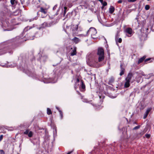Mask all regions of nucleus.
Segmentation results:
<instances>
[{
    "label": "nucleus",
    "instance_id": "obj_1",
    "mask_svg": "<svg viewBox=\"0 0 154 154\" xmlns=\"http://www.w3.org/2000/svg\"><path fill=\"white\" fill-rule=\"evenodd\" d=\"M52 23H47L45 22L42 24L41 26L38 27H36L34 24L32 26H27L24 29V32H26L28 30H30L31 32H32V33H29L27 35L28 39L29 40H33L34 37L35 36V34L37 32L36 30L38 29H43L46 27H49L51 26Z\"/></svg>",
    "mask_w": 154,
    "mask_h": 154
},
{
    "label": "nucleus",
    "instance_id": "obj_2",
    "mask_svg": "<svg viewBox=\"0 0 154 154\" xmlns=\"http://www.w3.org/2000/svg\"><path fill=\"white\" fill-rule=\"evenodd\" d=\"M70 32L73 35H76L79 32L82 30L83 29L81 26H78V25H72L69 26Z\"/></svg>",
    "mask_w": 154,
    "mask_h": 154
},
{
    "label": "nucleus",
    "instance_id": "obj_3",
    "mask_svg": "<svg viewBox=\"0 0 154 154\" xmlns=\"http://www.w3.org/2000/svg\"><path fill=\"white\" fill-rule=\"evenodd\" d=\"M97 54L98 56V61H102L104 59V53L103 48H98Z\"/></svg>",
    "mask_w": 154,
    "mask_h": 154
},
{
    "label": "nucleus",
    "instance_id": "obj_4",
    "mask_svg": "<svg viewBox=\"0 0 154 154\" xmlns=\"http://www.w3.org/2000/svg\"><path fill=\"white\" fill-rule=\"evenodd\" d=\"M89 61L90 62L89 65L91 66L99 67L101 66V65L98 63L100 62L95 58H92L91 59L89 60Z\"/></svg>",
    "mask_w": 154,
    "mask_h": 154
},
{
    "label": "nucleus",
    "instance_id": "obj_5",
    "mask_svg": "<svg viewBox=\"0 0 154 154\" xmlns=\"http://www.w3.org/2000/svg\"><path fill=\"white\" fill-rule=\"evenodd\" d=\"M97 33L96 30L94 27L90 28L87 32V35H88L89 34H90L91 37L93 39L96 38L94 35H96Z\"/></svg>",
    "mask_w": 154,
    "mask_h": 154
},
{
    "label": "nucleus",
    "instance_id": "obj_6",
    "mask_svg": "<svg viewBox=\"0 0 154 154\" xmlns=\"http://www.w3.org/2000/svg\"><path fill=\"white\" fill-rule=\"evenodd\" d=\"M81 4L82 5H80L79 6V8H81L82 9L87 8L88 7V4L87 2H82Z\"/></svg>",
    "mask_w": 154,
    "mask_h": 154
},
{
    "label": "nucleus",
    "instance_id": "obj_7",
    "mask_svg": "<svg viewBox=\"0 0 154 154\" xmlns=\"http://www.w3.org/2000/svg\"><path fill=\"white\" fill-rule=\"evenodd\" d=\"M125 32L127 34H128L130 35H128V37L131 36L132 33V29L130 28H128L125 30Z\"/></svg>",
    "mask_w": 154,
    "mask_h": 154
},
{
    "label": "nucleus",
    "instance_id": "obj_8",
    "mask_svg": "<svg viewBox=\"0 0 154 154\" xmlns=\"http://www.w3.org/2000/svg\"><path fill=\"white\" fill-rule=\"evenodd\" d=\"M119 35L118 33H117L115 36V40L117 43V42L121 43L122 42V38H119Z\"/></svg>",
    "mask_w": 154,
    "mask_h": 154
},
{
    "label": "nucleus",
    "instance_id": "obj_9",
    "mask_svg": "<svg viewBox=\"0 0 154 154\" xmlns=\"http://www.w3.org/2000/svg\"><path fill=\"white\" fill-rule=\"evenodd\" d=\"M72 50L71 53V56H73L76 54V48L75 47H74L73 48H71Z\"/></svg>",
    "mask_w": 154,
    "mask_h": 154
},
{
    "label": "nucleus",
    "instance_id": "obj_10",
    "mask_svg": "<svg viewBox=\"0 0 154 154\" xmlns=\"http://www.w3.org/2000/svg\"><path fill=\"white\" fill-rule=\"evenodd\" d=\"M72 41L75 42V44H77L80 41V39L76 37H75L74 38L72 39Z\"/></svg>",
    "mask_w": 154,
    "mask_h": 154
},
{
    "label": "nucleus",
    "instance_id": "obj_11",
    "mask_svg": "<svg viewBox=\"0 0 154 154\" xmlns=\"http://www.w3.org/2000/svg\"><path fill=\"white\" fill-rule=\"evenodd\" d=\"M47 58V56L45 55L43 56H42L40 58V60L41 62H45L46 61V59Z\"/></svg>",
    "mask_w": 154,
    "mask_h": 154
},
{
    "label": "nucleus",
    "instance_id": "obj_12",
    "mask_svg": "<svg viewBox=\"0 0 154 154\" xmlns=\"http://www.w3.org/2000/svg\"><path fill=\"white\" fill-rule=\"evenodd\" d=\"M132 76V73H129L128 74V75L127 77L125 79V80L129 81L130 82V80L131 79Z\"/></svg>",
    "mask_w": 154,
    "mask_h": 154
},
{
    "label": "nucleus",
    "instance_id": "obj_13",
    "mask_svg": "<svg viewBox=\"0 0 154 154\" xmlns=\"http://www.w3.org/2000/svg\"><path fill=\"white\" fill-rule=\"evenodd\" d=\"M121 72L120 73V75L121 76L124 74L125 69L122 67V65H120Z\"/></svg>",
    "mask_w": 154,
    "mask_h": 154
},
{
    "label": "nucleus",
    "instance_id": "obj_14",
    "mask_svg": "<svg viewBox=\"0 0 154 154\" xmlns=\"http://www.w3.org/2000/svg\"><path fill=\"white\" fill-rule=\"evenodd\" d=\"M130 81H126L124 85L125 88H127L129 87L130 85Z\"/></svg>",
    "mask_w": 154,
    "mask_h": 154
},
{
    "label": "nucleus",
    "instance_id": "obj_15",
    "mask_svg": "<svg viewBox=\"0 0 154 154\" xmlns=\"http://www.w3.org/2000/svg\"><path fill=\"white\" fill-rule=\"evenodd\" d=\"M10 2L11 5L13 6L16 5L17 3V1L16 0H11Z\"/></svg>",
    "mask_w": 154,
    "mask_h": 154
},
{
    "label": "nucleus",
    "instance_id": "obj_16",
    "mask_svg": "<svg viewBox=\"0 0 154 154\" xmlns=\"http://www.w3.org/2000/svg\"><path fill=\"white\" fill-rule=\"evenodd\" d=\"M146 58L145 56H144L143 57L140 58L138 60V64H139L141 63H142L145 59Z\"/></svg>",
    "mask_w": 154,
    "mask_h": 154
},
{
    "label": "nucleus",
    "instance_id": "obj_17",
    "mask_svg": "<svg viewBox=\"0 0 154 154\" xmlns=\"http://www.w3.org/2000/svg\"><path fill=\"white\" fill-rule=\"evenodd\" d=\"M16 66V65L14 64V65H9L8 66V65H1V66H2V67H13L14 66Z\"/></svg>",
    "mask_w": 154,
    "mask_h": 154
},
{
    "label": "nucleus",
    "instance_id": "obj_18",
    "mask_svg": "<svg viewBox=\"0 0 154 154\" xmlns=\"http://www.w3.org/2000/svg\"><path fill=\"white\" fill-rule=\"evenodd\" d=\"M114 8L113 6H111L109 8V12L110 13L112 14L114 12Z\"/></svg>",
    "mask_w": 154,
    "mask_h": 154
},
{
    "label": "nucleus",
    "instance_id": "obj_19",
    "mask_svg": "<svg viewBox=\"0 0 154 154\" xmlns=\"http://www.w3.org/2000/svg\"><path fill=\"white\" fill-rule=\"evenodd\" d=\"M40 11L45 14H46L47 13V11L46 10L44 9L42 7H41L40 8Z\"/></svg>",
    "mask_w": 154,
    "mask_h": 154
},
{
    "label": "nucleus",
    "instance_id": "obj_20",
    "mask_svg": "<svg viewBox=\"0 0 154 154\" xmlns=\"http://www.w3.org/2000/svg\"><path fill=\"white\" fill-rule=\"evenodd\" d=\"M5 49H0V55H1L3 54H4L5 53L7 52H9V51H8L6 52L4 51Z\"/></svg>",
    "mask_w": 154,
    "mask_h": 154
},
{
    "label": "nucleus",
    "instance_id": "obj_21",
    "mask_svg": "<svg viewBox=\"0 0 154 154\" xmlns=\"http://www.w3.org/2000/svg\"><path fill=\"white\" fill-rule=\"evenodd\" d=\"M152 109V108L151 107L149 108H147L146 110L145 113L147 114H148L149 112L151 111Z\"/></svg>",
    "mask_w": 154,
    "mask_h": 154
},
{
    "label": "nucleus",
    "instance_id": "obj_22",
    "mask_svg": "<svg viewBox=\"0 0 154 154\" xmlns=\"http://www.w3.org/2000/svg\"><path fill=\"white\" fill-rule=\"evenodd\" d=\"M47 113L48 115L52 114L51 110L49 108H47Z\"/></svg>",
    "mask_w": 154,
    "mask_h": 154
},
{
    "label": "nucleus",
    "instance_id": "obj_23",
    "mask_svg": "<svg viewBox=\"0 0 154 154\" xmlns=\"http://www.w3.org/2000/svg\"><path fill=\"white\" fill-rule=\"evenodd\" d=\"M103 5V6L102 7V8H103L104 7L107 5V3L106 2H103L101 3Z\"/></svg>",
    "mask_w": 154,
    "mask_h": 154
},
{
    "label": "nucleus",
    "instance_id": "obj_24",
    "mask_svg": "<svg viewBox=\"0 0 154 154\" xmlns=\"http://www.w3.org/2000/svg\"><path fill=\"white\" fill-rule=\"evenodd\" d=\"M114 79L112 78H111L109 80V84H111V83L113 82H114Z\"/></svg>",
    "mask_w": 154,
    "mask_h": 154
},
{
    "label": "nucleus",
    "instance_id": "obj_25",
    "mask_svg": "<svg viewBox=\"0 0 154 154\" xmlns=\"http://www.w3.org/2000/svg\"><path fill=\"white\" fill-rule=\"evenodd\" d=\"M32 135L33 133L31 131H30L29 132L28 134V136L29 137H31L32 136Z\"/></svg>",
    "mask_w": 154,
    "mask_h": 154
},
{
    "label": "nucleus",
    "instance_id": "obj_26",
    "mask_svg": "<svg viewBox=\"0 0 154 154\" xmlns=\"http://www.w3.org/2000/svg\"><path fill=\"white\" fill-rule=\"evenodd\" d=\"M136 78H137L136 81H137V82L138 83L139 82H140V80L141 79V77L139 76V77H137Z\"/></svg>",
    "mask_w": 154,
    "mask_h": 154
},
{
    "label": "nucleus",
    "instance_id": "obj_27",
    "mask_svg": "<svg viewBox=\"0 0 154 154\" xmlns=\"http://www.w3.org/2000/svg\"><path fill=\"white\" fill-rule=\"evenodd\" d=\"M150 8V6L149 5H146L145 7V8L146 10H148Z\"/></svg>",
    "mask_w": 154,
    "mask_h": 154
},
{
    "label": "nucleus",
    "instance_id": "obj_28",
    "mask_svg": "<svg viewBox=\"0 0 154 154\" xmlns=\"http://www.w3.org/2000/svg\"><path fill=\"white\" fill-rule=\"evenodd\" d=\"M81 82H82V85H81L82 88L83 89H84L85 88V85L82 81Z\"/></svg>",
    "mask_w": 154,
    "mask_h": 154
},
{
    "label": "nucleus",
    "instance_id": "obj_29",
    "mask_svg": "<svg viewBox=\"0 0 154 154\" xmlns=\"http://www.w3.org/2000/svg\"><path fill=\"white\" fill-rule=\"evenodd\" d=\"M140 125L134 127L133 128V130H136V129H139V128H140Z\"/></svg>",
    "mask_w": 154,
    "mask_h": 154
},
{
    "label": "nucleus",
    "instance_id": "obj_30",
    "mask_svg": "<svg viewBox=\"0 0 154 154\" xmlns=\"http://www.w3.org/2000/svg\"><path fill=\"white\" fill-rule=\"evenodd\" d=\"M29 132V130H26L23 133L25 134H27Z\"/></svg>",
    "mask_w": 154,
    "mask_h": 154
},
{
    "label": "nucleus",
    "instance_id": "obj_31",
    "mask_svg": "<svg viewBox=\"0 0 154 154\" xmlns=\"http://www.w3.org/2000/svg\"><path fill=\"white\" fill-rule=\"evenodd\" d=\"M88 35H87V33L85 35H84L83 34H81L79 35V36H80L85 37V36H86Z\"/></svg>",
    "mask_w": 154,
    "mask_h": 154
},
{
    "label": "nucleus",
    "instance_id": "obj_32",
    "mask_svg": "<svg viewBox=\"0 0 154 154\" xmlns=\"http://www.w3.org/2000/svg\"><path fill=\"white\" fill-rule=\"evenodd\" d=\"M35 60V58L34 57L32 56L31 59V60L32 62H34Z\"/></svg>",
    "mask_w": 154,
    "mask_h": 154
},
{
    "label": "nucleus",
    "instance_id": "obj_33",
    "mask_svg": "<svg viewBox=\"0 0 154 154\" xmlns=\"http://www.w3.org/2000/svg\"><path fill=\"white\" fill-rule=\"evenodd\" d=\"M59 112H60V116L61 117V118H62L63 117V113H62V112L60 110H59Z\"/></svg>",
    "mask_w": 154,
    "mask_h": 154
},
{
    "label": "nucleus",
    "instance_id": "obj_34",
    "mask_svg": "<svg viewBox=\"0 0 154 154\" xmlns=\"http://www.w3.org/2000/svg\"><path fill=\"white\" fill-rule=\"evenodd\" d=\"M147 126H146V128L144 129L143 132L144 133H145L147 130Z\"/></svg>",
    "mask_w": 154,
    "mask_h": 154
},
{
    "label": "nucleus",
    "instance_id": "obj_35",
    "mask_svg": "<svg viewBox=\"0 0 154 154\" xmlns=\"http://www.w3.org/2000/svg\"><path fill=\"white\" fill-rule=\"evenodd\" d=\"M145 136L147 138H149L150 137V135L149 134H145Z\"/></svg>",
    "mask_w": 154,
    "mask_h": 154
},
{
    "label": "nucleus",
    "instance_id": "obj_36",
    "mask_svg": "<svg viewBox=\"0 0 154 154\" xmlns=\"http://www.w3.org/2000/svg\"><path fill=\"white\" fill-rule=\"evenodd\" d=\"M148 114H147L146 113H145L144 116H143V119H146L147 116Z\"/></svg>",
    "mask_w": 154,
    "mask_h": 154
},
{
    "label": "nucleus",
    "instance_id": "obj_37",
    "mask_svg": "<svg viewBox=\"0 0 154 154\" xmlns=\"http://www.w3.org/2000/svg\"><path fill=\"white\" fill-rule=\"evenodd\" d=\"M66 10H64V12L63 13H62V15H63V17H64L66 14Z\"/></svg>",
    "mask_w": 154,
    "mask_h": 154
},
{
    "label": "nucleus",
    "instance_id": "obj_38",
    "mask_svg": "<svg viewBox=\"0 0 154 154\" xmlns=\"http://www.w3.org/2000/svg\"><path fill=\"white\" fill-rule=\"evenodd\" d=\"M54 135H56V134H57V130L55 128L54 130Z\"/></svg>",
    "mask_w": 154,
    "mask_h": 154
},
{
    "label": "nucleus",
    "instance_id": "obj_39",
    "mask_svg": "<svg viewBox=\"0 0 154 154\" xmlns=\"http://www.w3.org/2000/svg\"><path fill=\"white\" fill-rule=\"evenodd\" d=\"M150 60V58H148L146 59L145 60L144 62H146L149 60Z\"/></svg>",
    "mask_w": 154,
    "mask_h": 154
},
{
    "label": "nucleus",
    "instance_id": "obj_40",
    "mask_svg": "<svg viewBox=\"0 0 154 154\" xmlns=\"http://www.w3.org/2000/svg\"><path fill=\"white\" fill-rule=\"evenodd\" d=\"M3 138V135H1L0 136V141H1L2 139Z\"/></svg>",
    "mask_w": 154,
    "mask_h": 154
},
{
    "label": "nucleus",
    "instance_id": "obj_41",
    "mask_svg": "<svg viewBox=\"0 0 154 154\" xmlns=\"http://www.w3.org/2000/svg\"><path fill=\"white\" fill-rule=\"evenodd\" d=\"M6 27L7 26H4V24H3V25H2V27L3 28L4 30V31H8V30H9L8 29H4V27Z\"/></svg>",
    "mask_w": 154,
    "mask_h": 154
},
{
    "label": "nucleus",
    "instance_id": "obj_42",
    "mask_svg": "<svg viewBox=\"0 0 154 154\" xmlns=\"http://www.w3.org/2000/svg\"><path fill=\"white\" fill-rule=\"evenodd\" d=\"M92 20V19H89L88 20V21L89 23H90Z\"/></svg>",
    "mask_w": 154,
    "mask_h": 154
},
{
    "label": "nucleus",
    "instance_id": "obj_43",
    "mask_svg": "<svg viewBox=\"0 0 154 154\" xmlns=\"http://www.w3.org/2000/svg\"><path fill=\"white\" fill-rule=\"evenodd\" d=\"M122 0H119L118 1V2L119 3H121L122 2Z\"/></svg>",
    "mask_w": 154,
    "mask_h": 154
},
{
    "label": "nucleus",
    "instance_id": "obj_44",
    "mask_svg": "<svg viewBox=\"0 0 154 154\" xmlns=\"http://www.w3.org/2000/svg\"><path fill=\"white\" fill-rule=\"evenodd\" d=\"M0 152H1V153L2 154V153L4 154V151L3 150H1Z\"/></svg>",
    "mask_w": 154,
    "mask_h": 154
},
{
    "label": "nucleus",
    "instance_id": "obj_45",
    "mask_svg": "<svg viewBox=\"0 0 154 154\" xmlns=\"http://www.w3.org/2000/svg\"><path fill=\"white\" fill-rule=\"evenodd\" d=\"M73 152V151H70V152H69L67 154H70V153H71L72 152Z\"/></svg>",
    "mask_w": 154,
    "mask_h": 154
},
{
    "label": "nucleus",
    "instance_id": "obj_46",
    "mask_svg": "<svg viewBox=\"0 0 154 154\" xmlns=\"http://www.w3.org/2000/svg\"><path fill=\"white\" fill-rule=\"evenodd\" d=\"M64 10H66V9H67V8L66 7H64Z\"/></svg>",
    "mask_w": 154,
    "mask_h": 154
},
{
    "label": "nucleus",
    "instance_id": "obj_47",
    "mask_svg": "<svg viewBox=\"0 0 154 154\" xmlns=\"http://www.w3.org/2000/svg\"><path fill=\"white\" fill-rule=\"evenodd\" d=\"M98 1H99L101 3L102 2H103V0H98Z\"/></svg>",
    "mask_w": 154,
    "mask_h": 154
},
{
    "label": "nucleus",
    "instance_id": "obj_48",
    "mask_svg": "<svg viewBox=\"0 0 154 154\" xmlns=\"http://www.w3.org/2000/svg\"><path fill=\"white\" fill-rule=\"evenodd\" d=\"M56 6H55L53 7V10H54V9H55V8H56Z\"/></svg>",
    "mask_w": 154,
    "mask_h": 154
},
{
    "label": "nucleus",
    "instance_id": "obj_49",
    "mask_svg": "<svg viewBox=\"0 0 154 154\" xmlns=\"http://www.w3.org/2000/svg\"><path fill=\"white\" fill-rule=\"evenodd\" d=\"M142 75L143 76H145V74L143 73H142Z\"/></svg>",
    "mask_w": 154,
    "mask_h": 154
},
{
    "label": "nucleus",
    "instance_id": "obj_50",
    "mask_svg": "<svg viewBox=\"0 0 154 154\" xmlns=\"http://www.w3.org/2000/svg\"><path fill=\"white\" fill-rule=\"evenodd\" d=\"M75 1H82V0H75Z\"/></svg>",
    "mask_w": 154,
    "mask_h": 154
},
{
    "label": "nucleus",
    "instance_id": "obj_51",
    "mask_svg": "<svg viewBox=\"0 0 154 154\" xmlns=\"http://www.w3.org/2000/svg\"><path fill=\"white\" fill-rule=\"evenodd\" d=\"M77 81L79 82V79H77Z\"/></svg>",
    "mask_w": 154,
    "mask_h": 154
},
{
    "label": "nucleus",
    "instance_id": "obj_52",
    "mask_svg": "<svg viewBox=\"0 0 154 154\" xmlns=\"http://www.w3.org/2000/svg\"><path fill=\"white\" fill-rule=\"evenodd\" d=\"M56 108L59 111V108L58 107H56Z\"/></svg>",
    "mask_w": 154,
    "mask_h": 154
},
{
    "label": "nucleus",
    "instance_id": "obj_53",
    "mask_svg": "<svg viewBox=\"0 0 154 154\" xmlns=\"http://www.w3.org/2000/svg\"><path fill=\"white\" fill-rule=\"evenodd\" d=\"M44 82L45 83H49V82Z\"/></svg>",
    "mask_w": 154,
    "mask_h": 154
},
{
    "label": "nucleus",
    "instance_id": "obj_54",
    "mask_svg": "<svg viewBox=\"0 0 154 154\" xmlns=\"http://www.w3.org/2000/svg\"><path fill=\"white\" fill-rule=\"evenodd\" d=\"M83 101L84 102H87L86 101H85V100H83Z\"/></svg>",
    "mask_w": 154,
    "mask_h": 154
},
{
    "label": "nucleus",
    "instance_id": "obj_55",
    "mask_svg": "<svg viewBox=\"0 0 154 154\" xmlns=\"http://www.w3.org/2000/svg\"><path fill=\"white\" fill-rule=\"evenodd\" d=\"M149 77L148 78H147L148 79H149Z\"/></svg>",
    "mask_w": 154,
    "mask_h": 154
},
{
    "label": "nucleus",
    "instance_id": "obj_56",
    "mask_svg": "<svg viewBox=\"0 0 154 154\" xmlns=\"http://www.w3.org/2000/svg\"><path fill=\"white\" fill-rule=\"evenodd\" d=\"M21 4H23V2H21Z\"/></svg>",
    "mask_w": 154,
    "mask_h": 154
},
{
    "label": "nucleus",
    "instance_id": "obj_57",
    "mask_svg": "<svg viewBox=\"0 0 154 154\" xmlns=\"http://www.w3.org/2000/svg\"><path fill=\"white\" fill-rule=\"evenodd\" d=\"M135 19L136 20H137V18H136Z\"/></svg>",
    "mask_w": 154,
    "mask_h": 154
},
{
    "label": "nucleus",
    "instance_id": "obj_58",
    "mask_svg": "<svg viewBox=\"0 0 154 154\" xmlns=\"http://www.w3.org/2000/svg\"><path fill=\"white\" fill-rule=\"evenodd\" d=\"M4 24H5V22H4Z\"/></svg>",
    "mask_w": 154,
    "mask_h": 154
},
{
    "label": "nucleus",
    "instance_id": "obj_59",
    "mask_svg": "<svg viewBox=\"0 0 154 154\" xmlns=\"http://www.w3.org/2000/svg\"><path fill=\"white\" fill-rule=\"evenodd\" d=\"M1 64H0V66H1Z\"/></svg>",
    "mask_w": 154,
    "mask_h": 154
}]
</instances>
